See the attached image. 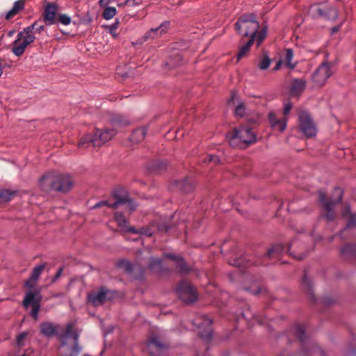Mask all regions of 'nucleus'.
<instances>
[{
  "mask_svg": "<svg viewBox=\"0 0 356 356\" xmlns=\"http://www.w3.org/2000/svg\"><path fill=\"white\" fill-rule=\"evenodd\" d=\"M299 129L306 138H310L316 135V128L310 114L305 111H300L298 115Z\"/></svg>",
  "mask_w": 356,
  "mask_h": 356,
  "instance_id": "9d476101",
  "label": "nucleus"
},
{
  "mask_svg": "<svg viewBox=\"0 0 356 356\" xmlns=\"http://www.w3.org/2000/svg\"><path fill=\"white\" fill-rule=\"evenodd\" d=\"M145 343L150 356H162L169 348L168 343L154 333L148 337Z\"/></svg>",
  "mask_w": 356,
  "mask_h": 356,
  "instance_id": "0eeeda50",
  "label": "nucleus"
},
{
  "mask_svg": "<svg viewBox=\"0 0 356 356\" xmlns=\"http://www.w3.org/2000/svg\"><path fill=\"white\" fill-rule=\"evenodd\" d=\"M163 257L165 259L173 261L176 268L181 275H187L193 271V268L187 264L184 258L180 254H175L170 252H165Z\"/></svg>",
  "mask_w": 356,
  "mask_h": 356,
  "instance_id": "ddd939ff",
  "label": "nucleus"
},
{
  "mask_svg": "<svg viewBox=\"0 0 356 356\" xmlns=\"http://www.w3.org/2000/svg\"><path fill=\"white\" fill-rule=\"evenodd\" d=\"M270 63H271V59L269 58V56L266 54H265L261 58V60L259 61L258 67L260 70H265L269 67Z\"/></svg>",
  "mask_w": 356,
  "mask_h": 356,
  "instance_id": "49530a36",
  "label": "nucleus"
},
{
  "mask_svg": "<svg viewBox=\"0 0 356 356\" xmlns=\"http://www.w3.org/2000/svg\"><path fill=\"white\" fill-rule=\"evenodd\" d=\"M27 336V333L26 332H22L17 336L16 343L19 346L23 345V341Z\"/></svg>",
  "mask_w": 356,
  "mask_h": 356,
  "instance_id": "13d9d810",
  "label": "nucleus"
},
{
  "mask_svg": "<svg viewBox=\"0 0 356 356\" xmlns=\"http://www.w3.org/2000/svg\"><path fill=\"white\" fill-rule=\"evenodd\" d=\"M40 185L47 192H58L63 194L67 193L73 187L74 183L67 175H46L41 177Z\"/></svg>",
  "mask_w": 356,
  "mask_h": 356,
  "instance_id": "f03ea898",
  "label": "nucleus"
},
{
  "mask_svg": "<svg viewBox=\"0 0 356 356\" xmlns=\"http://www.w3.org/2000/svg\"><path fill=\"white\" fill-rule=\"evenodd\" d=\"M192 323L200 330L198 332L200 338L207 343L211 341L213 337V329L211 327L213 321L211 318L204 314L197 315L193 320Z\"/></svg>",
  "mask_w": 356,
  "mask_h": 356,
  "instance_id": "423d86ee",
  "label": "nucleus"
},
{
  "mask_svg": "<svg viewBox=\"0 0 356 356\" xmlns=\"http://www.w3.org/2000/svg\"><path fill=\"white\" fill-rule=\"evenodd\" d=\"M204 161L209 163H213L215 165H218L220 163V159L218 156L208 154L204 159Z\"/></svg>",
  "mask_w": 356,
  "mask_h": 356,
  "instance_id": "6e6d98bb",
  "label": "nucleus"
},
{
  "mask_svg": "<svg viewBox=\"0 0 356 356\" xmlns=\"http://www.w3.org/2000/svg\"><path fill=\"white\" fill-rule=\"evenodd\" d=\"M168 163L165 161H155L151 163L150 169L156 172H160L167 168Z\"/></svg>",
  "mask_w": 356,
  "mask_h": 356,
  "instance_id": "a19ab883",
  "label": "nucleus"
},
{
  "mask_svg": "<svg viewBox=\"0 0 356 356\" xmlns=\"http://www.w3.org/2000/svg\"><path fill=\"white\" fill-rule=\"evenodd\" d=\"M109 293L110 291L104 288H102L97 293H89L87 296L88 302L94 307L101 306L111 298L108 296Z\"/></svg>",
  "mask_w": 356,
  "mask_h": 356,
  "instance_id": "2eb2a0df",
  "label": "nucleus"
},
{
  "mask_svg": "<svg viewBox=\"0 0 356 356\" xmlns=\"http://www.w3.org/2000/svg\"><path fill=\"white\" fill-rule=\"evenodd\" d=\"M71 17L65 14H60L58 15L57 22H60L63 25H69L71 23Z\"/></svg>",
  "mask_w": 356,
  "mask_h": 356,
  "instance_id": "8fccbe9b",
  "label": "nucleus"
},
{
  "mask_svg": "<svg viewBox=\"0 0 356 356\" xmlns=\"http://www.w3.org/2000/svg\"><path fill=\"white\" fill-rule=\"evenodd\" d=\"M74 323L69 322L65 329L58 335L60 345L58 348V356H78L81 350L79 344L80 332L74 329Z\"/></svg>",
  "mask_w": 356,
  "mask_h": 356,
  "instance_id": "f257e3e1",
  "label": "nucleus"
},
{
  "mask_svg": "<svg viewBox=\"0 0 356 356\" xmlns=\"http://www.w3.org/2000/svg\"><path fill=\"white\" fill-rule=\"evenodd\" d=\"M157 232H168L172 229V225L171 222L165 220L159 221L154 225Z\"/></svg>",
  "mask_w": 356,
  "mask_h": 356,
  "instance_id": "79ce46f5",
  "label": "nucleus"
},
{
  "mask_svg": "<svg viewBox=\"0 0 356 356\" xmlns=\"http://www.w3.org/2000/svg\"><path fill=\"white\" fill-rule=\"evenodd\" d=\"M245 259L244 257L234 258L232 261H229V263L232 266L241 267L245 266Z\"/></svg>",
  "mask_w": 356,
  "mask_h": 356,
  "instance_id": "5fc2aeb1",
  "label": "nucleus"
},
{
  "mask_svg": "<svg viewBox=\"0 0 356 356\" xmlns=\"http://www.w3.org/2000/svg\"><path fill=\"white\" fill-rule=\"evenodd\" d=\"M112 194L115 200L111 205L112 209H117L120 205L125 204L130 197L128 192L122 187L114 189Z\"/></svg>",
  "mask_w": 356,
  "mask_h": 356,
  "instance_id": "a211bd4d",
  "label": "nucleus"
},
{
  "mask_svg": "<svg viewBox=\"0 0 356 356\" xmlns=\"http://www.w3.org/2000/svg\"><path fill=\"white\" fill-rule=\"evenodd\" d=\"M261 118L257 113L250 115L246 118L247 124L245 126L248 127H252L254 129L260 123Z\"/></svg>",
  "mask_w": 356,
  "mask_h": 356,
  "instance_id": "ea45409f",
  "label": "nucleus"
},
{
  "mask_svg": "<svg viewBox=\"0 0 356 356\" xmlns=\"http://www.w3.org/2000/svg\"><path fill=\"white\" fill-rule=\"evenodd\" d=\"M126 232H129L136 234L145 235L147 236H152L155 232L156 229H154V224H152L149 227H143L140 229H136L135 227H130L126 229Z\"/></svg>",
  "mask_w": 356,
  "mask_h": 356,
  "instance_id": "4be33fe9",
  "label": "nucleus"
},
{
  "mask_svg": "<svg viewBox=\"0 0 356 356\" xmlns=\"http://www.w3.org/2000/svg\"><path fill=\"white\" fill-rule=\"evenodd\" d=\"M306 88V81L302 79H294L290 86V93L292 96H299Z\"/></svg>",
  "mask_w": 356,
  "mask_h": 356,
  "instance_id": "aec40b11",
  "label": "nucleus"
},
{
  "mask_svg": "<svg viewBox=\"0 0 356 356\" xmlns=\"http://www.w3.org/2000/svg\"><path fill=\"white\" fill-rule=\"evenodd\" d=\"M332 72L330 65L327 63H323L314 72L312 81L316 87L323 86L327 79L330 77Z\"/></svg>",
  "mask_w": 356,
  "mask_h": 356,
  "instance_id": "f8f14e48",
  "label": "nucleus"
},
{
  "mask_svg": "<svg viewBox=\"0 0 356 356\" xmlns=\"http://www.w3.org/2000/svg\"><path fill=\"white\" fill-rule=\"evenodd\" d=\"M296 338L301 342L304 343L306 340L305 330L302 325H298L296 327L295 332Z\"/></svg>",
  "mask_w": 356,
  "mask_h": 356,
  "instance_id": "de8ad7c7",
  "label": "nucleus"
},
{
  "mask_svg": "<svg viewBox=\"0 0 356 356\" xmlns=\"http://www.w3.org/2000/svg\"><path fill=\"white\" fill-rule=\"evenodd\" d=\"M326 214H325V218L329 220V221H332L334 220L335 218V212L334 210H332V211H326Z\"/></svg>",
  "mask_w": 356,
  "mask_h": 356,
  "instance_id": "69168bd1",
  "label": "nucleus"
},
{
  "mask_svg": "<svg viewBox=\"0 0 356 356\" xmlns=\"http://www.w3.org/2000/svg\"><path fill=\"white\" fill-rule=\"evenodd\" d=\"M302 289L309 296V298L312 302H315L316 298L314 296L312 281L307 277V271L304 270L302 281Z\"/></svg>",
  "mask_w": 356,
  "mask_h": 356,
  "instance_id": "b1692460",
  "label": "nucleus"
},
{
  "mask_svg": "<svg viewBox=\"0 0 356 356\" xmlns=\"http://www.w3.org/2000/svg\"><path fill=\"white\" fill-rule=\"evenodd\" d=\"M183 63L182 55L181 54L176 53L169 56L165 65L170 68H175L181 65Z\"/></svg>",
  "mask_w": 356,
  "mask_h": 356,
  "instance_id": "c756f323",
  "label": "nucleus"
},
{
  "mask_svg": "<svg viewBox=\"0 0 356 356\" xmlns=\"http://www.w3.org/2000/svg\"><path fill=\"white\" fill-rule=\"evenodd\" d=\"M292 108H293L292 103L288 102L287 104H286L284 105V110H283L284 115H286L290 112V111L292 109Z\"/></svg>",
  "mask_w": 356,
  "mask_h": 356,
  "instance_id": "774afa93",
  "label": "nucleus"
},
{
  "mask_svg": "<svg viewBox=\"0 0 356 356\" xmlns=\"http://www.w3.org/2000/svg\"><path fill=\"white\" fill-rule=\"evenodd\" d=\"M170 22L166 21L162 23L159 26L151 29L145 35L144 38L147 40L149 38H154L155 36L161 35L165 33L169 26Z\"/></svg>",
  "mask_w": 356,
  "mask_h": 356,
  "instance_id": "5701e85b",
  "label": "nucleus"
},
{
  "mask_svg": "<svg viewBox=\"0 0 356 356\" xmlns=\"http://www.w3.org/2000/svg\"><path fill=\"white\" fill-rule=\"evenodd\" d=\"M234 30L241 38L253 37L256 39V33L260 24L254 13H245L241 15L234 25Z\"/></svg>",
  "mask_w": 356,
  "mask_h": 356,
  "instance_id": "20e7f679",
  "label": "nucleus"
},
{
  "mask_svg": "<svg viewBox=\"0 0 356 356\" xmlns=\"http://www.w3.org/2000/svg\"><path fill=\"white\" fill-rule=\"evenodd\" d=\"M252 127H248L245 124L238 128H234L232 136L230 137V144L234 145L235 140L238 139L246 145H250L256 142V135L252 132Z\"/></svg>",
  "mask_w": 356,
  "mask_h": 356,
  "instance_id": "1a4fd4ad",
  "label": "nucleus"
},
{
  "mask_svg": "<svg viewBox=\"0 0 356 356\" xmlns=\"http://www.w3.org/2000/svg\"><path fill=\"white\" fill-rule=\"evenodd\" d=\"M179 298L186 304H193L197 300V294L191 282L180 281L176 288Z\"/></svg>",
  "mask_w": 356,
  "mask_h": 356,
  "instance_id": "6e6552de",
  "label": "nucleus"
},
{
  "mask_svg": "<svg viewBox=\"0 0 356 356\" xmlns=\"http://www.w3.org/2000/svg\"><path fill=\"white\" fill-rule=\"evenodd\" d=\"M46 267V263H43L33 268L31 276L32 280H35L38 281L41 273L44 270Z\"/></svg>",
  "mask_w": 356,
  "mask_h": 356,
  "instance_id": "a18cd8bd",
  "label": "nucleus"
},
{
  "mask_svg": "<svg viewBox=\"0 0 356 356\" xmlns=\"http://www.w3.org/2000/svg\"><path fill=\"white\" fill-rule=\"evenodd\" d=\"M334 194L337 196V199L334 201L329 200V201L326 202L325 203L323 204V207L326 211L334 210L333 206L335 204L341 203L342 201L343 191L341 188H339L338 186L335 187L334 189Z\"/></svg>",
  "mask_w": 356,
  "mask_h": 356,
  "instance_id": "393cba45",
  "label": "nucleus"
},
{
  "mask_svg": "<svg viewBox=\"0 0 356 356\" xmlns=\"http://www.w3.org/2000/svg\"><path fill=\"white\" fill-rule=\"evenodd\" d=\"M147 127L137 128L132 131L129 139L132 143H138L144 140L147 134Z\"/></svg>",
  "mask_w": 356,
  "mask_h": 356,
  "instance_id": "bb28decb",
  "label": "nucleus"
},
{
  "mask_svg": "<svg viewBox=\"0 0 356 356\" xmlns=\"http://www.w3.org/2000/svg\"><path fill=\"white\" fill-rule=\"evenodd\" d=\"M283 250L284 246L282 244L273 245L270 248H269L267 250L264 257L265 258L269 259H277L280 257Z\"/></svg>",
  "mask_w": 356,
  "mask_h": 356,
  "instance_id": "cd10ccee",
  "label": "nucleus"
},
{
  "mask_svg": "<svg viewBox=\"0 0 356 356\" xmlns=\"http://www.w3.org/2000/svg\"><path fill=\"white\" fill-rule=\"evenodd\" d=\"M24 8V0H18L15 2L13 8L6 14V19H10L16 15L19 11Z\"/></svg>",
  "mask_w": 356,
  "mask_h": 356,
  "instance_id": "7c9ffc66",
  "label": "nucleus"
},
{
  "mask_svg": "<svg viewBox=\"0 0 356 356\" xmlns=\"http://www.w3.org/2000/svg\"><path fill=\"white\" fill-rule=\"evenodd\" d=\"M310 12L314 18H323L330 21H335L339 16L337 8L329 3L313 5L310 8Z\"/></svg>",
  "mask_w": 356,
  "mask_h": 356,
  "instance_id": "39448f33",
  "label": "nucleus"
},
{
  "mask_svg": "<svg viewBox=\"0 0 356 356\" xmlns=\"http://www.w3.org/2000/svg\"><path fill=\"white\" fill-rule=\"evenodd\" d=\"M117 132L118 131L115 129H97L93 134L83 136L78 143V147L88 148L90 146L99 147L111 140Z\"/></svg>",
  "mask_w": 356,
  "mask_h": 356,
  "instance_id": "7ed1b4c3",
  "label": "nucleus"
},
{
  "mask_svg": "<svg viewBox=\"0 0 356 356\" xmlns=\"http://www.w3.org/2000/svg\"><path fill=\"white\" fill-rule=\"evenodd\" d=\"M318 200L322 204L327 202L326 194L323 192H320L318 193Z\"/></svg>",
  "mask_w": 356,
  "mask_h": 356,
  "instance_id": "338daca9",
  "label": "nucleus"
},
{
  "mask_svg": "<svg viewBox=\"0 0 356 356\" xmlns=\"http://www.w3.org/2000/svg\"><path fill=\"white\" fill-rule=\"evenodd\" d=\"M27 46V43L23 40H19L17 43H15V40L13 42V52L15 56H20L24 54Z\"/></svg>",
  "mask_w": 356,
  "mask_h": 356,
  "instance_id": "f704fd0d",
  "label": "nucleus"
},
{
  "mask_svg": "<svg viewBox=\"0 0 356 356\" xmlns=\"http://www.w3.org/2000/svg\"><path fill=\"white\" fill-rule=\"evenodd\" d=\"M245 113V104L243 102H241L235 109V115L243 117L244 116Z\"/></svg>",
  "mask_w": 356,
  "mask_h": 356,
  "instance_id": "864d4df0",
  "label": "nucleus"
},
{
  "mask_svg": "<svg viewBox=\"0 0 356 356\" xmlns=\"http://www.w3.org/2000/svg\"><path fill=\"white\" fill-rule=\"evenodd\" d=\"M323 302L324 305L330 306L333 305L335 300L331 297L326 296L323 298Z\"/></svg>",
  "mask_w": 356,
  "mask_h": 356,
  "instance_id": "0e129e2a",
  "label": "nucleus"
},
{
  "mask_svg": "<svg viewBox=\"0 0 356 356\" xmlns=\"http://www.w3.org/2000/svg\"><path fill=\"white\" fill-rule=\"evenodd\" d=\"M120 24L118 19H115V22L111 24L110 26H108L109 29V33L114 38H117L118 37V34L116 33L115 30L118 28Z\"/></svg>",
  "mask_w": 356,
  "mask_h": 356,
  "instance_id": "3c124183",
  "label": "nucleus"
},
{
  "mask_svg": "<svg viewBox=\"0 0 356 356\" xmlns=\"http://www.w3.org/2000/svg\"><path fill=\"white\" fill-rule=\"evenodd\" d=\"M298 243L294 240L289 245V247H288V252L289 253L291 254V255H293L294 257H296L297 259L298 260H302L303 259H305L307 254H308V252H296L294 250H292V247L293 246H298Z\"/></svg>",
  "mask_w": 356,
  "mask_h": 356,
  "instance_id": "72a5a7b5",
  "label": "nucleus"
},
{
  "mask_svg": "<svg viewBox=\"0 0 356 356\" xmlns=\"http://www.w3.org/2000/svg\"><path fill=\"white\" fill-rule=\"evenodd\" d=\"M268 31V25L266 22L262 24L261 29L256 33V39L255 41L257 42V46L259 47L261 42L264 41V40L266 37Z\"/></svg>",
  "mask_w": 356,
  "mask_h": 356,
  "instance_id": "e433bc0d",
  "label": "nucleus"
},
{
  "mask_svg": "<svg viewBox=\"0 0 356 356\" xmlns=\"http://www.w3.org/2000/svg\"><path fill=\"white\" fill-rule=\"evenodd\" d=\"M36 282L37 280H32L31 277H29V278L24 282V286L32 289L35 287Z\"/></svg>",
  "mask_w": 356,
  "mask_h": 356,
  "instance_id": "052dcab7",
  "label": "nucleus"
},
{
  "mask_svg": "<svg viewBox=\"0 0 356 356\" xmlns=\"http://www.w3.org/2000/svg\"><path fill=\"white\" fill-rule=\"evenodd\" d=\"M64 270V267L63 266H61L60 267L57 272L56 273V274L54 275V276L52 277L51 279V283H55L61 276L62 273H63V271Z\"/></svg>",
  "mask_w": 356,
  "mask_h": 356,
  "instance_id": "bf43d9fd",
  "label": "nucleus"
},
{
  "mask_svg": "<svg viewBox=\"0 0 356 356\" xmlns=\"http://www.w3.org/2000/svg\"><path fill=\"white\" fill-rule=\"evenodd\" d=\"M60 328V325H54L53 323L49 321L42 322L40 325V334L47 337H52L56 336L58 338V331Z\"/></svg>",
  "mask_w": 356,
  "mask_h": 356,
  "instance_id": "f3484780",
  "label": "nucleus"
},
{
  "mask_svg": "<svg viewBox=\"0 0 356 356\" xmlns=\"http://www.w3.org/2000/svg\"><path fill=\"white\" fill-rule=\"evenodd\" d=\"M117 266L122 268L127 273H132L134 270V267L131 262L127 260H122L117 263Z\"/></svg>",
  "mask_w": 356,
  "mask_h": 356,
  "instance_id": "c03bdc74",
  "label": "nucleus"
},
{
  "mask_svg": "<svg viewBox=\"0 0 356 356\" xmlns=\"http://www.w3.org/2000/svg\"><path fill=\"white\" fill-rule=\"evenodd\" d=\"M142 3V0H126L124 2V4H127V6H138Z\"/></svg>",
  "mask_w": 356,
  "mask_h": 356,
  "instance_id": "e2e57ef3",
  "label": "nucleus"
},
{
  "mask_svg": "<svg viewBox=\"0 0 356 356\" xmlns=\"http://www.w3.org/2000/svg\"><path fill=\"white\" fill-rule=\"evenodd\" d=\"M41 300L40 290L37 289L27 292L22 302L24 307H27L29 305H31L32 309L31 315L35 320H37L38 317Z\"/></svg>",
  "mask_w": 356,
  "mask_h": 356,
  "instance_id": "9b49d317",
  "label": "nucleus"
},
{
  "mask_svg": "<svg viewBox=\"0 0 356 356\" xmlns=\"http://www.w3.org/2000/svg\"><path fill=\"white\" fill-rule=\"evenodd\" d=\"M58 6L56 3H48L46 4L42 14L44 22L47 25H52L57 22L56 15Z\"/></svg>",
  "mask_w": 356,
  "mask_h": 356,
  "instance_id": "dca6fc26",
  "label": "nucleus"
},
{
  "mask_svg": "<svg viewBox=\"0 0 356 356\" xmlns=\"http://www.w3.org/2000/svg\"><path fill=\"white\" fill-rule=\"evenodd\" d=\"M255 42V39L253 37H250L247 41L245 38L240 39L238 42L239 48L237 53V61H239L241 58L245 57L250 52V48Z\"/></svg>",
  "mask_w": 356,
  "mask_h": 356,
  "instance_id": "6ab92c4d",
  "label": "nucleus"
},
{
  "mask_svg": "<svg viewBox=\"0 0 356 356\" xmlns=\"http://www.w3.org/2000/svg\"><path fill=\"white\" fill-rule=\"evenodd\" d=\"M293 58V51L292 49H285V58L283 60L286 67L291 70L294 69L296 67L297 63H292L291 60Z\"/></svg>",
  "mask_w": 356,
  "mask_h": 356,
  "instance_id": "473e14b6",
  "label": "nucleus"
},
{
  "mask_svg": "<svg viewBox=\"0 0 356 356\" xmlns=\"http://www.w3.org/2000/svg\"><path fill=\"white\" fill-rule=\"evenodd\" d=\"M356 227V214L350 213L348 216V222L346 224V228H353Z\"/></svg>",
  "mask_w": 356,
  "mask_h": 356,
  "instance_id": "603ef678",
  "label": "nucleus"
},
{
  "mask_svg": "<svg viewBox=\"0 0 356 356\" xmlns=\"http://www.w3.org/2000/svg\"><path fill=\"white\" fill-rule=\"evenodd\" d=\"M148 268L154 273H161L162 271V259L151 257Z\"/></svg>",
  "mask_w": 356,
  "mask_h": 356,
  "instance_id": "c9c22d12",
  "label": "nucleus"
},
{
  "mask_svg": "<svg viewBox=\"0 0 356 356\" xmlns=\"http://www.w3.org/2000/svg\"><path fill=\"white\" fill-rule=\"evenodd\" d=\"M18 193L17 190H9L0 188V204L10 202Z\"/></svg>",
  "mask_w": 356,
  "mask_h": 356,
  "instance_id": "c85d7f7f",
  "label": "nucleus"
},
{
  "mask_svg": "<svg viewBox=\"0 0 356 356\" xmlns=\"http://www.w3.org/2000/svg\"><path fill=\"white\" fill-rule=\"evenodd\" d=\"M111 124L113 126L111 129L122 128L127 127L130 124L129 119L121 115H115L111 119Z\"/></svg>",
  "mask_w": 356,
  "mask_h": 356,
  "instance_id": "a878e982",
  "label": "nucleus"
},
{
  "mask_svg": "<svg viewBox=\"0 0 356 356\" xmlns=\"http://www.w3.org/2000/svg\"><path fill=\"white\" fill-rule=\"evenodd\" d=\"M114 219L123 232H126V229L131 227L128 225L129 222L122 212H115L114 213Z\"/></svg>",
  "mask_w": 356,
  "mask_h": 356,
  "instance_id": "2f4dec72",
  "label": "nucleus"
},
{
  "mask_svg": "<svg viewBox=\"0 0 356 356\" xmlns=\"http://www.w3.org/2000/svg\"><path fill=\"white\" fill-rule=\"evenodd\" d=\"M242 316L247 321H250L251 319L255 320L258 323L259 325H264L265 323V319L262 318L261 316L257 314H252L249 309L246 312L242 313Z\"/></svg>",
  "mask_w": 356,
  "mask_h": 356,
  "instance_id": "4c0bfd02",
  "label": "nucleus"
},
{
  "mask_svg": "<svg viewBox=\"0 0 356 356\" xmlns=\"http://www.w3.org/2000/svg\"><path fill=\"white\" fill-rule=\"evenodd\" d=\"M195 187V182L193 179L185 177L180 180H175L170 185V188L172 191H178L182 193H188L192 192Z\"/></svg>",
  "mask_w": 356,
  "mask_h": 356,
  "instance_id": "4468645a",
  "label": "nucleus"
},
{
  "mask_svg": "<svg viewBox=\"0 0 356 356\" xmlns=\"http://www.w3.org/2000/svg\"><path fill=\"white\" fill-rule=\"evenodd\" d=\"M124 204L127 205V209H128L129 213H132L136 209V203L134 202L133 199H131L130 197L128 199V200L126 202V203Z\"/></svg>",
  "mask_w": 356,
  "mask_h": 356,
  "instance_id": "4d7b16f0",
  "label": "nucleus"
},
{
  "mask_svg": "<svg viewBox=\"0 0 356 356\" xmlns=\"http://www.w3.org/2000/svg\"><path fill=\"white\" fill-rule=\"evenodd\" d=\"M340 251L343 255H351L356 258V244H346L341 248Z\"/></svg>",
  "mask_w": 356,
  "mask_h": 356,
  "instance_id": "58836bf2",
  "label": "nucleus"
},
{
  "mask_svg": "<svg viewBox=\"0 0 356 356\" xmlns=\"http://www.w3.org/2000/svg\"><path fill=\"white\" fill-rule=\"evenodd\" d=\"M37 26V22H35L31 26H29L24 29L23 31L19 32L17 34V39L15 40V43L19 42V40H22L24 38V35H33V31L34 30L35 27Z\"/></svg>",
  "mask_w": 356,
  "mask_h": 356,
  "instance_id": "37998d69",
  "label": "nucleus"
},
{
  "mask_svg": "<svg viewBox=\"0 0 356 356\" xmlns=\"http://www.w3.org/2000/svg\"><path fill=\"white\" fill-rule=\"evenodd\" d=\"M35 39V38L33 35H24V38H22L28 45L33 42Z\"/></svg>",
  "mask_w": 356,
  "mask_h": 356,
  "instance_id": "680f3d73",
  "label": "nucleus"
},
{
  "mask_svg": "<svg viewBox=\"0 0 356 356\" xmlns=\"http://www.w3.org/2000/svg\"><path fill=\"white\" fill-rule=\"evenodd\" d=\"M268 120L271 127L282 132L285 130L286 127V119L279 120L277 118L276 115L274 112H270L268 113Z\"/></svg>",
  "mask_w": 356,
  "mask_h": 356,
  "instance_id": "412c9836",
  "label": "nucleus"
},
{
  "mask_svg": "<svg viewBox=\"0 0 356 356\" xmlns=\"http://www.w3.org/2000/svg\"><path fill=\"white\" fill-rule=\"evenodd\" d=\"M117 13L116 9L114 7H106L102 16L105 19H110L113 18Z\"/></svg>",
  "mask_w": 356,
  "mask_h": 356,
  "instance_id": "09e8293b",
  "label": "nucleus"
}]
</instances>
